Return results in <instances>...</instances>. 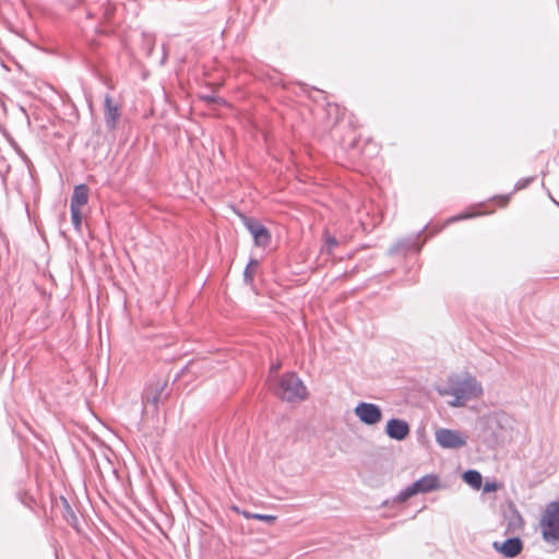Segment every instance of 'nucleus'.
Masks as SVG:
<instances>
[{
    "instance_id": "nucleus-14",
    "label": "nucleus",
    "mask_w": 559,
    "mask_h": 559,
    "mask_svg": "<svg viewBox=\"0 0 559 559\" xmlns=\"http://www.w3.org/2000/svg\"><path fill=\"white\" fill-rule=\"evenodd\" d=\"M258 266L259 261L257 259H251L249 261L243 272V281L246 284L252 285Z\"/></svg>"
},
{
    "instance_id": "nucleus-18",
    "label": "nucleus",
    "mask_w": 559,
    "mask_h": 559,
    "mask_svg": "<svg viewBox=\"0 0 559 559\" xmlns=\"http://www.w3.org/2000/svg\"><path fill=\"white\" fill-rule=\"evenodd\" d=\"M510 526L513 528H521L523 526L522 516L518 511H515L510 520Z\"/></svg>"
},
{
    "instance_id": "nucleus-13",
    "label": "nucleus",
    "mask_w": 559,
    "mask_h": 559,
    "mask_svg": "<svg viewBox=\"0 0 559 559\" xmlns=\"http://www.w3.org/2000/svg\"><path fill=\"white\" fill-rule=\"evenodd\" d=\"M463 479L474 489H479L481 486V475L475 469H469L463 474Z\"/></svg>"
},
{
    "instance_id": "nucleus-10",
    "label": "nucleus",
    "mask_w": 559,
    "mask_h": 559,
    "mask_svg": "<svg viewBox=\"0 0 559 559\" xmlns=\"http://www.w3.org/2000/svg\"><path fill=\"white\" fill-rule=\"evenodd\" d=\"M385 432L391 439L401 441L409 435V426L403 419L392 418L386 423Z\"/></svg>"
},
{
    "instance_id": "nucleus-15",
    "label": "nucleus",
    "mask_w": 559,
    "mask_h": 559,
    "mask_svg": "<svg viewBox=\"0 0 559 559\" xmlns=\"http://www.w3.org/2000/svg\"><path fill=\"white\" fill-rule=\"evenodd\" d=\"M323 241L324 248L329 254H331L333 249L338 246V240L328 231H324L323 234Z\"/></svg>"
},
{
    "instance_id": "nucleus-12",
    "label": "nucleus",
    "mask_w": 559,
    "mask_h": 559,
    "mask_svg": "<svg viewBox=\"0 0 559 559\" xmlns=\"http://www.w3.org/2000/svg\"><path fill=\"white\" fill-rule=\"evenodd\" d=\"M88 202V188L85 185H79L74 188L70 207L82 209Z\"/></svg>"
},
{
    "instance_id": "nucleus-16",
    "label": "nucleus",
    "mask_w": 559,
    "mask_h": 559,
    "mask_svg": "<svg viewBox=\"0 0 559 559\" xmlns=\"http://www.w3.org/2000/svg\"><path fill=\"white\" fill-rule=\"evenodd\" d=\"M71 210V221L76 230L81 229L82 226V212L81 209L70 207Z\"/></svg>"
},
{
    "instance_id": "nucleus-5",
    "label": "nucleus",
    "mask_w": 559,
    "mask_h": 559,
    "mask_svg": "<svg viewBox=\"0 0 559 559\" xmlns=\"http://www.w3.org/2000/svg\"><path fill=\"white\" fill-rule=\"evenodd\" d=\"M242 222L245 227L253 237L254 245L258 247L266 248L270 246L272 236L270 230L258 221L243 216Z\"/></svg>"
},
{
    "instance_id": "nucleus-19",
    "label": "nucleus",
    "mask_w": 559,
    "mask_h": 559,
    "mask_svg": "<svg viewBox=\"0 0 559 559\" xmlns=\"http://www.w3.org/2000/svg\"><path fill=\"white\" fill-rule=\"evenodd\" d=\"M498 489V484L492 481H487L484 485V491L485 492H493Z\"/></svg>"
},
{
    "instance_id": "nucleus-20",
    "label": "nucleus",
    "mask_w": 559,
    "mask_h": 559,
    "mask_svg": "<svg viewBox=\"0 0 559 559\" xmlns=\"http://www.w3.org/2000/svg\"><path fill=\"white\" fill-rule=\"evenodd\" d=\"M253 514H254V513H251V512H248V511H243V512H242V515H243L246 519H253Z\"/></svg>"
},
{
    "instance_id": "nucleus-11",
    "label": "nucleus",
    "mask_w": 559,
    "mask_h": 559,
    "mask_svg": "<svg viewBox=\"0 0 559 559\" xmlns=\"http://www.w3.org/2000/svg\"><path fill=\"white\" fill-rule=\"evenodd\" d=\"M493 546L506 558L516 557L522 551L523 548V544L521 539L518 537L508 538L500 546L498 545V543H495Z\"/></svg>"
},
{
    "instance_id": "nucleus-17",
    "label": "nucleus",
    "mask_w": 559,
    "mask_h": 559,
    "mask_svg": "<svg viewBox=\"0 0 559 559\" xmlns=\"http://www.w3.org/2000/svg\"><path fill=\"white\" fill-rule=\"evenodd\" d=\"M253 519L262 521V522H265L267 524H273L276 521V516L275 515L260 514V513L253 514Z\"/></svg>"
},
{
    "instance_id": "nucleus-7",
    "label": "nucleus",
    "mask_w": 559,
    "mask_h": 559,
    "mask_svg": "<svg viewBox=\"0 0 559 559\" xmlns=\"http://www.w3.org/2000/svg\"><path fill=\"white\" fill-rule=\"evenodd\" d=\"M436 441L443 449H460L466 444V439L459 431L447 428L436 431Z\"/></svg>"
},
{
    "instance_id": "nucleus-8",
    "label": "nucleus",
    "mask_w": 559,
    "mask_h": 559,
    "mask_svg": "<svg viewBox=\"0 0 559 559\" xmlns=\"http://www.w3.org/2000/svg\"><path fill=\"white\" fill-rule=\"evenodd\" d=\"M120 116L119 106L114 103L109 94H106L104 97V120L108 131L114 132L117 129Z\"/></svg>"
},
{
    "instance_id": "nucleus-4",
    "label": "nucleus",
    "mask_w": 559,
    "mask_h": 559,
    "mask_svg": "<svg viewBox=\"0 0 559 559\" xmlns=\"http://www.w3.org/2000/svg\"><path fill=\"white\" fill-rule=\"evenodd\" d=\"M439 488V477L435 474H428L400 491L395 498V502L403 503L417 493H427Z\"/></svg>"
},
{
    "instance_id": "nucleus-1",
    "label": "nucleus",
    "mask_w": 559,
    "mask_h": 559,
    "mask_svg": "<svg viewBox=\"0 0 559 559\" xmlns=\"http://www.w3.org/2000/svg\"><path fill=\"white\" fill-rule=\"evenodd\" d=\"M440 395L453 396L450 406L462 407L468 401L477 400L483 395L481 383L473 376H452L443 388L438 389Z\"/></svg>"
},
{
    "instance_id": "nucleus-3",
    "label": "nucleus",
    "mask_w": 559,
    "mask_h": 559,
    "mask_svg": "<svg viewBox=\"0 0 559 559\" xmlns=\"http://www.w3.org/2000/svg\"><path fill=\"white\" fill-rule=\"evenodd\" d=\"M539 524L545 542L551 544L559 542V500L547 506Z\"/></svg>"
},
{
    "instance_id": "nucleus-6",
    "label": "nucleus",
    "mask_w": 559,
    "mask_h": 559,
    "mask_svg": "<svg viewBox=\"0 0 559 559\" xmlns=\"http://www.w3.org/2000/svg\"><path fill=\"white\" fill-rule=\"evenodd\" d=\"M354 413L366 425H376L382 418L381 408L373 403L360 402L356 405Z\"/></svg>"
},
{
    "instance_id": "nucleus-9",
    "label": "nucleus",
    "mask_w": 559,
    "mask_h": 559,
    "mask_svg": "<svg viewBox=\"0 0 559 559\" xmlns=\"http://www.w3.org/2000/svg\"><path fill=\"white\" fill-rule=\"evenodd\" d=\"M167 388V381H156L145 388L142 399L146 404L157 406L159 402L166 399L165 389Z\"/></svg>"
},
{
    "instance_id": "nucleus-21",
    "label": "nucleus",
    "mask_w": 559,
    "mask_h": 559,
    "mask_svg": "<svg viewBox=\"0 0 559 559\" xmlns=\"http://www.w3.org/2000/svg\"><path fill=\"white\" fill-rule=\"evenodd\" d=\"M280 368V365L272 366L271 371H276Z\"/></svg>"
},
{
    "instance_id": "nucleus-2",
    "label": "nucleus",
    "mask_w": 559,
    "mask_h": 559,
    "mask_svg": "<svg viewBox=\"0 0 559 559\" xmlns=\"http://www.w3.org/2000/svg\"><path fill=\"white\" fill-rule=\"evenodd\" d=\"M275 394L284 401L294 402L306 400L308 391L295 373H286L280 379Z\"/></svg>"
}]
</instances>
